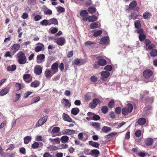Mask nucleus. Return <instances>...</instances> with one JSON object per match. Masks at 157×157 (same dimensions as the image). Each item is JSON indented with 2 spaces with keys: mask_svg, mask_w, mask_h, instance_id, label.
I'll return each mask as SVG.
<instances>
[{
  "mask_svg": "<svg viewBox=\"0 0 157 157\" xmlns=\"http://www.w3.org/2000/svg\"><path fill=\"white\" fill-rule=\"evenodd\" d=\"M17 61L21 64L25 63L27 62V58L25 54L22 51H20L17 55Z\"/></svg>",
  "mask_w": 157,
  "mask_h": 157,
  "instance_id": "obj_1",
  "label": "nucleus"
},
{
  "mask_svg": "<svg viewBox=\"0 0 157 157\" xmlns=\"http://www.w3.org/2000/svg\"><path fill=\"white\" fill-rule=\"evenodd\" d=\"M133 109V106L130 103L127 104V107L123 108L122 110V113L123 115L126 116L128 113H131Z\"/></svg>",
  "mask_w": 157,
  "mask_h": 157,
  "instance_id": "obj_2",
  "label": "nucleus"
},
{
  "mask_svg": "<svg viewBox=\"0 0 157 157\" xmlns=\"http://www.w3.org/2000/svg\"><path fill=\"white\" fill-rule=\"evenodd\" d=\"M48 118V117L47 115L40 118L36 123V127H40L43 125L46 122Z\"/></svg>",
  "mask_w": 157,
  "mask_h": 157,
  "instance_id": "obj_3",
  "label": "nucleus"
},
{
  "mask_svg": "<svg viewBox=\"0 0 157 157\" xmlns=\"http://www.w3.org/2000/svg\"><path fill=\"white\" fill-rule=\"evenodd\" d=\"M101 101L98 98H95L93 99L92 103L90 102L89 104V107L91 109H94L97 106V104H100Z\"/></svg>",
  "mask_w": 157,
  "mask_h": 157,
  "instance_id": "obj_4",
  "label": "nucleus"
},
{
  "mask_svg": "<svg viewBox=\"0 0 157 157\" xmlns=\"http://www.w3.org/2000/svg\"><path fill=\"white\" fill-rule=\"evenodd\" d=\"M152 71L150 69H146L143 72V75L144 77L146 79L150 78L153 75Z\"/></svg>",
  "mask_w": 157,
  "mask_h": 157,
  "instance_id": "obj_5",
  "label": "nucleus"
},
{
  "mask_svg": "<svg viewBox=\"0 0 157 157\" xmlns=\"http://www.w3.org/2000/svg\"><path fill=\"white\" fill-rule=\"evenodd\" d=\"M82 19L84 21L88 20L90 22H93L96 21L98 19V17L95 15H92L87 17L82 18Z\"/></svg>",
  "mask_w": 157,
  "mask_h": 157,
  "instance_id": "obj_6",
  "label": "nucleus"
},
{
  "mask_svg": "<svg viewBox=\"0 0 157 157\" xmlns=\"http://www.w3.org/2000/svg\"><path fill=\"white\" fill-rule=\"evenodd\" d=\"M20 48V45L18 44H15L13 45L11 48L10 51L11 54L13 55Z\"/></svg>",
  "mask_w": 157,
  "mask_h": 157,
  "instance_id": "obj_7",
  "label": "nucleus"
},
{
  "mask_svg": "<svg viewBox=\"0 0 157 157\" xmlns=\"http://www.w3.org/2000/svg\"><path fill=\"white\" fill-rule=\"evenodd\" d=\"M58 64L57 62H55L52 65L51 67L52 75H53L58 72Z\"/></svg>",
  "mask_w": 157,
  "mask_h": 157,
  "instance_id": "obj_8",
  "label": "nucleus"
},
{
  "mask_svg": "<svg viewBox=\"0 0 157 157\" xmlns=\"http://www.w3.org/2000/svg\"><path fill=\"white\" fill-rule=\"evenodd\" d=\"M42 72V68L40 65H37L34 67V73L37 75H40Z\"/></svg>",
  "mask_w": 157,
  "mask_h": 157,
  "instance_id": "obj_9",
  "label": "nucleus"
},
{
  "mask_svg": "<svg viewBox=\"0 0 157 157\" xmlns=\"http://www.w3.org/2000/svg\"><path fill=\"white\" fill-rule=\"evenodd\" d=\"M101 79L103 81H106L107 78L109 77L110 73L107 71H103L101 72Z\"/></svg>",
  "mask_w": 157,
  "mask_h": 157,
  "instance_id": "obj_10",
  "label": "nucleus"
},
{
  "mask_svg": "<svg viewBox=\"0 0 157 157\" xmlns=\"http://www.w3.org/2000/svg\"><path fill=\"white\" fill-rule=\"evenodd\" d=\"M23 79L27 83H29L32 81L33 78L30 74H25L23 75Z\"/></svg>",
  "mask_w": 157,
  "mask_h": 157,
  "instance_id": "obj_11",
  "label": "nucleus"
},
{
  "mask_svg": "<svg viewBox=\"0 0 157 157\" xmlns=\"http://www.w3.org/2000/svg\"><path fill=\"white\" fill-rule=\"evenodd\" d=\"M62 104L64 105V107L66 108H69L71 106V103L67 99H63L62 102Z\"/></svg>",
  "mask_w": 157,
  "mask_h": 157,
  "instance_id": "obj_12",
  "label": "nucleus"
},
{
  "mask_svg": "<svg viewBox=\"0 0 157 157\" xmlns=\"http://www.w3.org/2000/svg\"><path fill=\"white\" fill-rule=\"evenodd\" d=\"M63 119L65 121H67L69 122H72V119L67 114L65 113H63L62 116Z\"/></svg>",
  "mask_w": 157,
  "mask_h": 157,
  "instance_id": "obj_13",
  "label": "nucleus"
},
{
  "mask_svg": "<svg viewBox=\"0 0 157 157\" xmlns=\"http://www.w3.org/2000/svg\"><path fill=\"white\" fill-rule=\"evenodd\" d=\"M45 56L43 54H40L37 56L36 59L37 63H40L43 62L42 60L45 58Z\"/></svg>",
  "mask_w": 157,
  "mask_h": 157,
  "instance_id": "obj_14",
  "label": "nucleus"
},
{
  "mask_svg": "<svg viewBox=\"0 0 157 157\" xmlns=\"http://www.w3.org/2000/svg\"><path fill=\"white\" fill-rule=\"evenodd\" d=\"M137 5L136 1L133 0L129 5L128 9L134 10Z\"/></svg>",
  "mask_w": 157,
  "mask_h": 157,
  "instance_id": "obj_15",
  "label": "nucleus"
},
{
  "mask_svg": "<svg viewBox=\"0 0 157 157\" xmlns=\"http://www.w3.org/2000/svg\"><path fill=\"white\" fill-rule=\"evenodd\" d=\"M75 133L74 130H73L65 129L62 131L63 134L71 135Z\"/></svg>",
  "mask_w": 157,
  "mask_h": 157,
  "instance_id": "obj_16",
  "label": "nucleus"
},
{
  "mask_svg": "<svg viewBox=\"0 0 157 157\" xmlns=\"http://www.w3.org/2000/svg\"><path fill=\"white\" fill-rule=\"evenodd\" d=\"M10 90V88L7 87L3 89L0 92V96H3L5 95L9 92Z\"/></svg>",
  "mask_w": 157,
  "mask_h": 157,
  "instance_id": "obj_17",
  "label": "nucleus"
},
{
  "mask_svg": "<svg viewBox=\"0 0 157 157\" xmlns=\"http://www.w3.org/2000/svg\"><path fill=\"white\" fill-rule=\"evenodd\" d=\"M65 39L63 37L57 39L56 40V43L60 46L63 45L65 43Z\"/></svg>",
  "mask_w": 157,
  "mask_h": 157,
  "instance_id": "obj_18",
  "label": "nucleus"
},
{
  "mask_svg": "<svg viewBox=\"0 0 157 157\" xmlns=\"http://www.w3.org/2000/svg\"><path fill=\"white\" fill-rule=\"evenodd\" d=\"M109 41V37L108 36H105L101 39L100 42L99 43L101 44H104L108 43Z\"/></svg>",
  "mask_w": 157,
  "mask_h": 157,
  "instance_id": "obj_19",
  "label": "nucleus"
},
{
  "mask_svg": "<svg viewBox=\"0 0 157 157\" xmlns=\"http://www.w3.org/2000/svg\"><path fill=\"white\" fill-rule=\"evenodd\" d=\"M89 144L92 146L95 147L97 148H99L100 144L98 142H93L92 141H89Z\"/></svg>",
  "mask_w": 157,
  "mask_h": 157,
  "instance_id": "obj_20",
  "label": "nucleus"
},
{
  "mask_svg": "<svg viewBox=\"0 0 157 157\" xmlns=\"http://www.w3.org/2000/svg\"><path fill=\"white\" fill-rule=\"evenodd\" d=\"M153 142V140L151 138L147 139L145 141V144L147 146L151 145Z\"/></svg>",
  "mask_w": 157,
  "mask_h": 157,
  "instance_id": "obj_21",
  "label": "nucleus"
},
{
  "mask_svg": "<svg viewBox=\"0 0 157 157\" xmlns=\"http://www.w3.org/2000/svg\"><path fill=\"white\" fill-rule=\"evenodd\" d=\"M138 16V15L135 12L131 13L128 16V18L129 20L132 19L135 20L136 19L137 17Z\"/></svg>",
  "mask_w": 157,
  "mask_h": 157,
  "instance_id": "obj_22",
  "label": "nucleus"
},
{
  "mask_svg": "<svg viewBox=\"0 0 157 157\" xmlns=\"http://www.w3.org/2000/svg\"><path fill=\"white\" fill-rule=\"evenodd\" d=\"M69 140V137L67 136H63L61 138V140L63 143H66L68 142Z\"/></svg>",
  "mask_w": 157,
  "mask_h": 157,
  "instance_id": "obj_23",
  "label": "nucleus"
},
{
  "mask_svg": "<svg viewBox=\"0 0 157 157\" xmlns=\"http://www.w3.org/2000/svg\"><path fill=\"white\" fill-rule=\"evenodd\" d=\"M40 83L39 81L37 80H35L31 83L30 86L32 87L36 88L39 86Z\"/></svg>",
  "mask_w": 157,
  "mask_h": 157,
  "instance_id": "obj_24",
  "label": "nucleus"
},
{
  "mask_svg": "<svg viewBox=\"0 0 157 157\" xmlns=\"http://www.w3.org/2000/svg\"><path fill=\"white\" fill-rule=\"evenodd\" d=\"M49 25H50L52 24L55 25H57L58 24V21L55 18H52L49 20Z\"/></svg>",
  "mask_w": 157,
  "mask_h": 157,
  "instance_id": "obj_25",
  "label": "nucleus"
},
{
  "mask_svg": "<svg viewBox=\"0 0 157 157\" xmlns=\"http://www.w3.org/2000/svg\"><path fill=\"white\" fill-rule=\"evenodd\" d=\"M146 122V119L144 118H139L137 121L138 124L140 125H143L145 124Z\"/></svg>",
  "mask_w": 157,
  "mask_h": 157,
  "instance_id": "obj_26",
  "label": "nucleus"
},
{
  "mask_svg": "<svg viewBox=\"0 0 157 157\" xmlns=\"http://www.w3.org/2000/svg\"><path fill=\"white\" fill-rule=\"evenodd\" d=\"M96 10V8L92 6L89 7L87 9L88 11L91 14H93L95 13Z\"/></svg>",
  "mask_w": 157,
  "mask_h": 157,
  "instance_id": "obj_27",
  "label": "nucleus"
},
{
  "mask_svg": "<svg viewBox=\"0 0 157 157\" xmlns=\"http://www.w3.org/2000/svg\"><path fill=\"white\" fill-rule=\"evenodd\" d=\"M144 48L147 51H148L151 49H153V48H155V47L154 44L151 43L148 45V46H144Z\"/></svg>",
  "mask_w": 157,
  "mask_h": 157,
  "instance_id": "obj_28",
  "label": "nucleus"
},
{
  "mask_svg": "<svg viewBox=\"0 0 157 157\" xmlns=\"http://www.w3.org/2000/svg\"><path fill=\"white\" fill-rule=\"evenodd\" d=\"M100 154L99 151L96 149H93L91 150V155H94V157H98V155Z\"/></svg>",
  "mask_w": 157,
  "mask_h": 157,
  "instance_id": "obj_29",
  "label": "nucleus"
},
{
  "mask_svg": "<svg viewBox=\"0 0 157 157\" xmlns=\"http://www.w3.org/2000/svg\"><path fill=\"white\" fill-rule=\"evenodd\" d=\"M88 12L86 10H81L80 13V16L83 17H87L88 14Z\"/></svg>",
  "mask_w": 157,
  "mask_h": 157,
  "instance_id": "obj_30",
  "label": "nucleus"
},
{
  "mask_svg": "<svg viewBox=\"0 0 157 157\" xmlns=\"http://www.w3.org/2000/svg\"><path fill=\"white\" fill-rule=\"evenodd\" d=\"M45 76L46 78H49V77H51L52 75V71L50 70L47 69L44 72Z\"/></svg>",
  "mask_w": 157,
  "mask_h": 157,
  "instance_id": "obj_31",
  "label": "nucleus"
},
{
  "mask_svg": "<svg viewBox=\"0 0 157 157\" xmlns=\"http://www.w3.org/2000/svg\"><path fill=\"white\" fill-rule=\"evenodd\" d=\"M79 112V110L78 108H73L71 110V113L75 115L77 114Z\"/></svg>",
  "mask_w": 157,
  "mask_h": 157,
  "instance_id": "obj_32",
  "label": "nucleus"
},
{
  "mask_svg": "<svg viewBox=\"0 0 157 157\" xmlns=\"http://www.w3.org/2000/svg\"><path fill=\"white\" fill-rule=\"evenodd\" d=\"M32 140V138L30 136H26L24 138V143L25 144H27L31 141Z\"/></svg>",
  "mask_w": 157,
  "mask_h": 157,
  "instance_id": "obj_33",
  "label": "nucleus"
},
{
  "mask_svg": "<svg viewBox=\"0 0 157 157\" xmlns=\"http://www.w3.org/2000/svg\"><path fill=\"white\" fill-rule=\"evenodd\" d=\"M16 69V66L15 64L12 65L11 66H9L7 68V70L9 71H14Z\"/></svg>",
  "mask_w": 157,
  "mask_h": 157,
  "instance_id": "obj_34",
  "label": "nucleus"
},
{
  "mask_svg": "<svg viewBox=\"0 0 157 157\" xmlns=\"http://www.w3.org/2000/svg\"><path fill=\"white\" fill-rule=\"evenodd\" d=\"M98 63L100 66H104L106 64L107 62L105 59H103L101 60H99L98 61Z\"/></svg>",
  "mask_w": 157,
  "mask_h": 157,
  "instance_id": "obj_35",
  "label": "nucleus"
},
{
  "mask_svg": "<svg viewBox=\"0 0 157 157\" xmlns=\"http://www.w3.org/2000/svg\"><path fill=\"white\" fill-rule=\"evenodd\" d=\"M40 24L42 25L47 26L49 25V20L46 19L40 22Z\"/></svg>",
  "mask_w": 157,
  "mask_h": 157,
  "instance_id": "obj_36",
  "label": "nucleus"
},
{
  "mask_svg": "<svg viewBox=\"0 0 157 157\" xmlns=\"http://www.w3.org/2000/svg\"><path fill=\"white\" fill-rule=\"evenodd\" d=\"M102 131L105 133H107L111 130V128L107 126H104L101 129Z\"/></svg>",
  "mask_w": 157,
  "mask_h": 157,
  "instance_id": "obj_37",
  "label": "nucleus"
},
{
  "mask_svg": "<svg viewBox=\"0 0 157 157\" xmlns=\"http://www.w3.org/2000/svg\"><path fill=\"white\" fill-rule=\"evenodd\" d=\"M134 23L135 27L136 28L138 29L141 27V25L140 22L139 20H137L135 21Z\"/></svg>",
  "mask_w": 157,
  "mask_h": 157,
  "instance_id": "obj_38",
  "label": "nucleus"
},
{
  "mask_svg": "<svg viewBox=\"0 0 157 157\" xmlns=\"http://www.w3.org/2000/svg\"><path fill=\"white\" fill-rule=\"evenodd\" d=\"M96 44V42L90 41H88L85 42V45L87 47H91V45L94 44Z\"/></svg>",
  "mask_w": 157,
  "mask_h": 157,
  "instance_id": "obj_39",
  "label": "nucleus"
},
{
  "mask_svg": "<svg viewBox=\"0 0 157 157\" xmlns=\"http://www.w3.org/2000/svg\"><path fill=\"white\" fill-rule=\"evenodd\" d=\"M117 132H112L110 133L109 135H106L105 137L108 139L111 138L116 135Z\"/></svg>",
  "mask_w": 157,
  "mask_h": 157,
  "instance_id": "obj_40",
  "label": "nucleus"
},
{
  "mask_svg": "<svg viewBox=\"0 0 157 157\" xmlns=\"http://www.w3.org/2000/svg\"><path fill=\"white\" fill-rule=\"evenodd\" d=\"M90 27L91 29L97 28L98 27V25L96 22H93L91 24Z\"/></svg>",
  "mask_w": 157,
  "mask_h": 157,
  "instance_id": "obj_41",
  "label": "nucleus"
},
{
  "mask_svg": "<svg viewBox=\"0 0 157 157\" xmlns=\"http://www.w3.org/2000/svg\"><path fill=\"white\" fill-rule=\"evenodd\" d=\"M102 112L104 114H106L108 111V108L106 106H103L101 109Z\"/></svg>",
  "mask_w": 157,
  "mask_h": 157,
  "instance_id": "obj_42",
  "label": "nucleus"
},
{
  "mask_svg": "<svg viewBox=\"0 0 157 157\" xmlns=\"http://www.w3.org/2000/svg\"><path fill=\"white\" fill-rule=\"evenodd\" d=\"M150 54L152 56H155L157 55V50L153 49L150 52Z\"/></svg>",
  "mask_w": 157,
  "mask_h": 157,
  "instance_id": "obj_43",
  "label": "nucleus"
},
{
  "mask_svg": "<svg viewBox=\"0 0 157 157\" xmlns=\"http://www.w3.org/2000/svg\"><path fill=\"white\" fill-rule=\"evenodd\" d=\"M153 101V98H149L147 97L146 98L145 100V102L146 104L147 103H151Z\"/></svg>",
  "mask_w": 157,
  "mask_h": 157,
  "instance_id": "obj_44",
  "label": "nucleus"
},
{
  "mask_svg": "<svg viewBox=\"0 0 157 157\" xmlns=\"http://www.w3.org/2000/svg\"><path fill=\"white\" fill-rule=\"evenodd\" d=\"M151 16L150 13L149 12H147L144 13L143 14V17L145 19L150 18Z\"/></svg>",
  "mask_w": 157,
  "mask_h": 157,
  "instance_id": "obj_45",
  "label": "nucleus"
},
{
  "mask_svg": "<svg viewBox=\"0 0 157 157\" xmlns=\"http://www.w3.org/2000/svg\"><path fill=\"white\" fill-rule=\"evenodd\" d=\"M60 131V128L58 127H54L52 130L51 133L52 132L54 133H58Z\"/></svg>",
  "mask_w": 157,
  "mask_h": 157,
  "instance_id": "obj_46",
  "label": "nucleus"
},
{
  "mask_svg": "<svg viewBox=\"0 0 157 157\" xmlns=\"http://www.w3.org/2000/svg\"><path fill=\"white\" fill-rule=\"evenodd\" d=\"M92 125L95 128L99 129L100 126V124L98 122H93L92 123Z\"/></svg>",
  "mask_w": 157,
  "mask_h": 157,
  "instance_id": "obj_47",
  "label": "nucleus"
},
{
  "mask_svg": "<svg viewBox=\"0 0 157 157\" xmlns=\"http://www.w3.org/2000/svg\"><path fill=\"white\" fill-rule=\"evenodd\" d=\"M49 140L51 142H55L56 144H59L60 143V139L59 138L54 139L50 138Z\"/></svg>",
  "mask_w": 157,
  "mask_h": 157,
  "instance_id": "obj_48",
  "label": "nucleus"
},
{
  "mask_svg": "<svg viewBox=\"0 0 157 157\" xmlns=\"http://www.w3.org/2000/svg\"><path fill=\"white\" fill-rule=\"evenodd\" d=\"M56 9H57L58 12L59 13L64 12L65 11V9L63 7L60 6H58Z\"/></svg>",
  "mask_w": 157,
  "mask_h": 157,
  "instance_id": "obj_49",
  "label": "nucleus"
},
{
  "mask_svg": "<svg viewBox=\"0 0 157 157\" xmlns=\"http://www.w3.org/2000/svg\"><path fill=\"white\" fill-rule=\"evenodd\" d=\"M84 154L86 155H91V150L90 149L87 148H85L84 150Z\"/></svg>",
  "mask_w": 157,
  "mask_h": 157,
  "instance_id": "obj_50",
  "label": "nucleus"
},
{
  "mask_svg": "<svg viewBox=\"0 0 157 157\" xmlns=\"http://www.w3.org/2000/svg\"><path fill=\"white\" fill-rule=\"evenodd\" d=\"M85 99L86 101H88L91 99V95L89 94H86L85 95Z\"/></svg>",
  "mask_w": 157,
  "mask_h": 157,
  "instance_id": "obj_51",
  "label": "nucleus"
},
{
  "mask_svg": "<svg viewBox=\"0 0 157 157\" xmlns=\"http://www.w3.org/2000/svg\"><path fill=\"white\" fill-rule=\"evenodd\" d=\"M114 105V100H112L111 101H110L108 103V105L109 108H111L113 107Z\"/></svg>",
  "mask_w": 157,
  "mask_h": 157,
  "instance_id": "obj_52",
  "label": "nucleus"
},
{
  "mask_svg": "<svg viewBox=\"0 0 157 157\" xmlns=\"http://www.w3.org/2000/svg\"><path fill=\"white\" fill-rule=\"evenodd\" d=\"M40 100V97L39 96H37L33 98L32 100V103H36L38 101Z\"/></svg>",
  "mask_w": 157,
  "mask_h": 157,
  "instance_id": "obj_53",
  "label": "nucleus"
},
{
  "mask_svg": "<svg viewBox=\"0 0 157 157\" xmlns=\"http://www.w3.org/2000/svg\"><path fill=\"white\" fill-rule=\"evenodd\" d=\"M102 31L101 30H100L94 33V36H98L101 35L102 33Z\"/></svg>",
  "mask_w": 157,
  "mask_h": 157,
  "instance_id": "obj_54",
  "label": "nucleus"
},
{
  "mask_svg": "<svg viewBox=\"0 0 157 157\" xmlns=\"http://www.w3.org/2000/svg\"><path fill=\"white\" fill-rule=\"evenodd\" d=\"M39 146V143L38 142H35L32 144V147L33 149H36L38 148Z\"/></svg>",
  "mask_w": 157,
  "mask_h": 157,
  "instance_id": "obj_55",
  "label": "nucleus"
},
{
  "mask_svg": "<svg viewBox=\"0 0 157 157\" xmlns=\"http://www.w3.org/2000/svg\"><path fill=\"white\" fill-rule=\"evenodd\" d=\"M100 119V117L98 115L94 114L93 116L92 119L94 121H98Z\"/></svg>",
  "mask_w": 157,
  "mask_h": 157,
  "instance_id": "obj_56",
  "label": "nucleus"
},
{
  "mask_svg": "<svg viewBox=\"0 0 157 157\" xmlns=\"http://www.w3.org/2000/svg\"><path fill=\"white\" fill-rule=\"evenodd\" d=\"M146 38V36L144 34H140L139 36V39L140 41L144 40Z\"/></svg>",
  "mask_w": 157,
  "mask_h": 157,
  "instance_id": "obj_57",
  "label": "nucleus"
},
{
  "mask_svg": "<svg viewBox=\"0 0 157 157\" xmlns=\"http://www.w3.org/2000/svg\"><path fill=\"white\" fill-rule=\"evenodd\" d=\"M112 68V66L110 65H107L104 67V70L108 71H111Z\"/></svg>",
  "mask_w": 157,
  "mask_h": 157,
  "instance_id": "obj_58",
  "label": "nucleus"
},
{
  "mask_svg": "<svg viewBox=\"0 0 157 157\" xmlns=\"http://www.w3.org/2000/svg\"><path fill=\"white\" fill-rule=\"evenodd\" d=\"M20 153L21 154L25 155L26 153V149L24 147H21L19 149Z\"/></svg>",
  "mask_w": 157,
  "mask_h": 157,
  "instance_id": "obj_59",
  "label": "nucleus"
},
{
  "mask_svg": "<svg viewBox=\"0 0 157 157\" xmlns=\"http://www.w3.org/2000/svg\"><path fill=\"white\" fill-rule=\"evenodd\" d=\"M42 18V16L40 15H36L34 17V20L36 21H39Z\"/></svg>",
  "mask_w": 157,
  "mask_h": 157,
  "instance_id": "obj_60",
  "label": "nucleus"
},
{
  "mask_svg": "<svg viewBox=\"0 0 157 157\" xmlns=\"http://www.w3.org/2000/svg\"><path fill=\"white\" fill-rule=\"evenodd\" d=\"M42 48H43L42 47L40 46H37L35 48V51L36 52H38L41 51Z\"/></svg>",
  "mask_w": 157,
  "mask_h": 157,
  "instance_id": "obj_61",
  "label": "nucleus"
},
{
  "mask_svg": "<svg viewBox=\"0 0 157 157\" xmlns=\"http://www.w3.org/2000/svg\"><path fill=\"white\" fill-rule=\"evenodd\" d=\"M90 80L93 82H96L98 80V78L94 75H92L90 78Z\"/></svg>",
  "mask_w": 157,
  "mask_h": 157,
  "instance_id": "obj_62",
  "label": "nucleus"
},
{
  "mask_svg": "<svg viewBox=\"0 0 157 157\" xmlns=\"http://www.w3.org/2000/svg\"><path fill=\"white\" fill-rule=\"evenodd\" d=\"M36 0H28V3L30 5H33L36 3Z\"/></svg>",
  "mask_w": 157,
  "mask_h": 157,
  "instance_id": "obj_63",
  "label": "nucleus"
},
{
  "mask_svg": "<svg viewBox=\"0 0 157 157\" xmlns=\"http://www.w3.org/2000/svg\"><path fill=\"white\" fill-rule=\"evenodd\" d=\"M121 111V108L120 107H118L116 108L115 112L116 113L118 114H120Z\"/></svg>",
  "mask_w": 157,
  "mask_h": 157,
  "instance_id": "obj_64",
  "label": "nucleus"
}]
</instances>
